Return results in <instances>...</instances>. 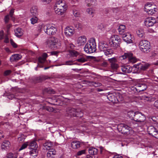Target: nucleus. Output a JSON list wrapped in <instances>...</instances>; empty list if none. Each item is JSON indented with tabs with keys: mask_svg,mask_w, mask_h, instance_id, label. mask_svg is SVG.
I'll return each mask as SVG.
<instances>
[{
	"mask_svg": "<svg viewBox=\"0 0 158 158\" xmlns=\"http://www.w3.org/2000/svg\"><path fill=\"white\" fill-rule=\"evenodd\" d=\"M84 49V51L88 53H91L95 52L97 49L95 38H91L85 45Z\"/></svg>",
	"mask_w": 158,
	"mask_h": 158,
	"instance_id": "obj_1",
	"label": "nucleus"
},
{
	"mask_svg": "<svg viewBox=\"0 0 158 158\" xmlns=\"http://www.w3.org/2000/svg\"><path fill=\"white\" fill-rule=\"evenodd\" d=\"M139 47L140 50L144 52L148 53L150 49V43L147 40H142L139 43Z\"/></svg>",
	"mask_w": 158,
	"mask_h": 158,
	"instance_id": "obj_2",
	"label": "nucleus"
},
{
	"mask_svg": "<svg viewBox=\"0 0 158 158\" xmlns=\"http://www.w3.org/2000/svg\"><path fill=\"white\" fill-rule=\"evenodd\" d=\"M120 38L117 35H112L109 40V44L111 46L117 47L119 46Z\"/></svg>",
	"mask_w": 158,
	"mask_h": 158,
	"instance_id": "obj_3",
	"label": "nucleus"
},
{
	"mask_svg": "<svg viewBox=\"0 0 158 158\" xmlns=\"http://www.w3.org/2000/svg\"><path fill=\"white\" fill-rule=\"evenodd\" d=\"M46 27L45 33L49 35L55 34L57 31L56 28L52 24H47Z\"/></svg>",
	"mask_w": 158,
	"mask_h": 158,
	"instance_id": "obj_4",
	"label": "nucleus"
},
{
	"mask_svg": "<svg viewBox=\"0 0 158 158\" xmlns=\"http://www.w3.org/2000/svg\"><path fill=\"white\" fill-rule=\"evenodd\" d=\"M135 87H132V89L134 91L140 92L145 90L147 88V85L144 83H138L136 84Z\"/></svg>",
	"mask_w": 158,
	"mask_h": 158,
	"instance_id": "obj_5",
	"label": "nucleus"
},
{
	"mask_svg": "<svg viewBox=\"0 0 158 158\" xmlns=\"http://www.w3.org/2000/svg\"><path fill=\"white\" fill-rule=\"evenodd\" d=\"M120 58L124 59L128 58L129 61L132 63H134L136 61V59L133 56V54L130 52L125 53L123 55L120 57Z\"/></svg>",
	"mask_w": 158,
	"mask_h": 158,
	"instance_id": "obj_6",
	"label": "nucleus"
},
{
	"mask_svg": "<svg viewBox=\"0 0 158 158\" xmlns=\"http://www.w3.org/2000/svg\"><path fill=\"white\" fill-rule=\"evenodd\" d=\"M117 129L118 131L122 134L127 133L130 130L129 126L124 124H121L118 125Z\"/></svg>",
	"mask_w": 158,
	"mask_h": 158,
	"instance_id": "obj_7",
	"label": "nucleus"
},
{
	"mask_svg": "<svg viewBox=\"0 0 158 158\" xmlns=\"http://www.w3.org/2000/svg\"><path fill=\"white\" fill-rule=\"evenodd\" d=\"M146 120L145 115L141 113L136 112L134 121L135 122L142 123L144 122Z\"/></svg>",
	"mask_w": 158,
	"mask_h": 158,
	"instance_id": "obj_8",
	"label": "nucleus"
},
{
	"mask_svg": "<svg viewBox=\"0 0 158 158\" xmlns=\"http://www.w3.org/2000/svg\"><path fill=\"white\" fill-rule=\"evenodd\" d=\"M108 61L110 62L111 67L112 69L115 70L119 67L117 60L115 58L108 59Z\"/></svg>",
	"mask_w": 158,
	"mask_h": 158,
	"instance_id": "obj_9",
	"label": "nucleus"
},
{
	"mask_svg": "<svg viewBox=\"0 0 158 158\" xmlns=\"http://www.w3.org/2000/svg\"><path fill=\"white\" fill-rule=\"evenodd\" d=\"M122 37L123 40L127 43L130 44L133 42V38L132 35L129 33H126L123 34Z\"/></svg>",
	"mask_w": 158,
	"mask_h": 158,
	"instance_id": "obj_10",
	"label": "nucleus"
},
{
	"mask_svg": "<svg viewBox=\"0 0 158 158\" xmlns=\"http://www.w3.org/2000/svg\"><path fill=\"white\" fill-rule=\"evenodd\" d=\"M149 134L158 139V131L153 126H150L148 129Z\"/></svg>",
	"mask_w": 158,
	"mask_h": 158,
	"instance_id": "obj_11",
	"label": "nucleus"
},
{
	"mask_svg": "<svg viewBox=\"0 0 158 158\" xmlns=\"http://www.w3.org/2000/svg\"><path fill=\"white\" fill-rule=\"evenodd\" d=\"M156 22V21L154 18L151 17L146 19L144 23L147 27H150L153 26Z\"/></svg>",
	"mask_w": 158,
	"mask_h": 158,
	"instance_id": "obj_12",
	"label": "nucleus"
},
{
	"mask_svg": "<svg viewBox=\"0 0 158 158\" xmlns=\"http://www.w3.org/2000/svg\"><path fill=\"white\" fill-rule=\"evenodd\" d=\"M87 41V38L85 36L83 35L79 37L77 41V43L78 46L84 45Z\"/></svg>",
	"mask_w": 158,
	"mask_h": 158,
	"instance_id": "obj_13",
	"label": "nucleus"
},
{
	"mask_svg": "<svg viewBox=\"0 0 158 158\" xmlns=\"http://www.w3.org/2000/svg\"><path fill=\"white\" fill-rule=\"evenodd\" d=\"M149 65V64L148 63L145 64L139 63L134 65V66L136 69L140 70H145L148 68Z\"/></svg>",
	"mask_w": 158,
	"mask_h": 158,
	"instance_id": "obj_14",
	"label": "nucleus"
},
{
	"mask_svg": "<svg viewBox=\"0 0 158 158\" xmlns=\"http://www.w3.org/2000/svg\"><path fill=\"white\" fill-rule=\"evenodd\" d=\"M64 34L67 37L71 36L74 33V29L72 27H67L64 30Z\"/></svg>",
	"mask_w": 158,
	"mask_h": 158,
	"instance_id": "obj_15",
	"label": "nucleus"
},
{
	"mask_svg": "<svg viewBox=\"0 0 158 158\" xmlns=\"http://www.w3.org/2000/svg\"><path fill=\"white\" fill-rule=\"evenodd\" d=\"M65 5L64 2L60 0L57 1L54 6V7L64 10H65Z\"/></svg>",
	"mask_w": 158,
	"mask_h": 158,
	"instance_id": "obj_16",
	"label": "nucleus"
},
{
	"mask_svg": "<svg viewBox=\"0 0 158 158\" xmlns=\"http://www.w3.org/2000/svg\"><path fill=\"white\" fill-rule=\"evenodd\" d=\"M76 109L74 108L71 107H68L66 110V114L68 116H75L76 115Z\"/></svg>",
	"mask_w": 158,
	"mask_h": 158,
	"instance_id": "obj_17",
	"label": "nucleus"
},
{
	"mask_svg": "<svg viewBox=\"0 0 158 158\" xmlns=\"http://www.w3.org/2000/svg\"><path fill=\"white\" fill-rule=\"evenodd\" d=\"M47 26V24L46 25H44V24L39 25L38 27L37 28L38 33L37 34H35V35L36 36H37L39 35L42 30H44L45 32V31L46 30Z\"/></svg>",
	"mask_w": 158,
	"mask_h": 158,
	"instance_id": "obj_18",
	"label": "nucleus"
},
{
	"mask_svg": "<svg viewBox=\"0 0 158 158\" xmlns=\"http://www.w3.org/2000/svg\"><path fill=\"white\" fill-rule=\"evenodd\" d=\"M122 71L124 73H131L132 70V68L129 65H123L121 66V69Z\"/></svg>",
	"mask_w": 158,
	"mask_h": 158,
	"instance_id": "obj_19",
	"label": "nucleus"
},
{
	"mask_svg": "<svg viewBox=\"0 0 158 158\" xmlns=\"http://www.w3.org/2000/svg\"><path fill=\"white\" fill-rule=\"evenodd\" d=\"M108 48V45L103 42H100L98 44V48L100 51L104 52Z\"/></svg>",
	"mask_w": 158,
	"mask_h": 158,
	"instance_id": "obj_20",
	"label": "nucleus"
},
{
	"mask_svg": "<svg viewBox=\"0 0 158 158\" xmlns=\"http://www.w3.org/2000/svg\"><path fill=\"white\" fill-rule=\"evenodd\" d=\"M57 39H55L54 38H52L48 41V44L52 47H57Z\"/></svg>",
	"mask_w": 158,
	"mask_h": 158,
	"instance_id": "obj_21",
	"label": "nucleus"
},
{
	"mask_svg": "<svg viewBox=\"0 0 158 158\" xmlns=\"http://www.w3.org/2000/svg\"><path fill=\"white\" fill-rule=\"evenodd\" d=\"M76 60L78 62L84 63L87 61V58L85 55L79 54Z\"/></svg>",
	"mask_w": 158,
	"mask_h": 158,
	"instance_id": "obj_22",
	"label": "nucleus"
},
{
	"mask_svg": "<svg viewBox=\"0 0 158 158\" xmlns=\"http://www.w3.org/2000/svg\"><path fill=\"white\" fill-rule=\"evenodd\" d=\"M56 154V151L54 149L52 148L48 150L47 154V156L48 158H52L53 156Z\"/></svg>",
	"mask_w": 158,
	"mask_h": 158,
	"instance_id": "obj_23",
	"label": "nucleus"
},
{
	"mask_svg": "<svg viewBox=\"0 0 158 158\" xmlns=\"http://www.w3.org/2000/svg\"><path fill=\"white\" fill-rule=\"evenodd\" d=\"M156 6L153 4H152L151 3H147L145 5L144 7V10L145 11H149L150 9H155L156 8Z\"/></svg>",
	"mask_w": 158,
	"mask_h": 158,
	"instance_id": "obj_24",
	"label": "nucleus"
},
{
	"mask_svg": "<svg viewBox=\"0 0 158 158\" xmlns=\"http://www.w3.org/2000/svg\"><path fill=\"white\" fill-rule=\"evenodd\" d=\"M15 35L18 37H20L23 34V30L19 28H18L15 30Z\"/></svg>",
	"mask_w": 158,
	"mask_h": 158,
	"instance_id": "obj_25",
	"label": "nucleus"
},
{
	"mask_svg": "<svg viewBox=\"0 0 158 158\" xmlns=\"http://www.w3.org/2000/svg\"><path fill=\"white\" fill-rule=\"evenodd\" d=\"M52 145V143L50 142H46L43 145V148L44 150H50L51 149Z\"/></svg>",
	"mask_w": 158,
	"mask_h": 158,
	"instance_id": "obj_26",
	"label": "nucleus"
},
{
	"mask_svg": "<svg viewBox=\"0 0 158 158\" xmlns=\"http://www.w3.org/2000/svg\"><path fill=\"white\" fill-rule=\"evenodd\" d=\"M28 142L29 148L34 149V148H38V145L35 140H33Z\"/></svg>",
	"mask_w": 158,
	"mask_h": 158,
	"instance_id": "obj_27",
	"label": "nucleus"
},
{
	"mask_svg": "<svg viewBox=\"0 0 158 158\" xmlns=\"http://www.w3.org/2000/svg\"><path fill=\"white\" fill-rule=\"evenodd\" d=\"M22 56L19 54H15L12 55L10 57L11 61H16L21 58Z\"/></svg>",
	"mask_w": 158,
	"mask_h": 158,
	"instance_id": "obj_28",
	"label": "nucleus"
},
{
	"mask_svg": "<svg viewBox=\"0 0 158 158\" xmlns=\"http://www.w3.org/2000/svg\"><path fill=\"white\" fill-rule=\"evenodd\" d=\"M88 151L89 154L92 155H96L98 152V150L97 148L93 147H90L88 149Z\"/></svg>",
	"mask_w": 158,
	"mask_h": 158,
	"instance_id": "obj_29",
	"label": "nucleus"
},
{
	"mask_svg": "<svg viewBox=\"0 0 158 158\" xmlns=\"http://www.w3.org/2000/svg\"><path fill=\"white\" fill-rule=\"evenodd\" d=\"M10 142L7 140L4 141L1 145V148L2 149L6 150L10 147Z\"/></svg>",
	"mask_w": 158,
	"mask_h": 158,
	"instance_id": "obj_30",
	"label": "nucleus"
},
{
	"mask_svg": "<svg viewBox=\"0 0 158 158\" xmlns=\"http://www.w3.org/2000/svg\"><path fill=\"white\" fill-rule=\"evenodd\" d=\"M80 143L78 141H73L71 143L72 147L73 149H77L80 147Z\"/></svg>",
	"mask_w": 158,
	"mask_h": 158,
	"instance_id": "obj_31",
	"label": "nucleus"
},
{
	"mask_svg": "<svg viewBox=\"0 0 158 158\" xmlns=\"http://www.w3.org/2000/svg\"><path fill=\"white\" fill-rule=\"evenodd\" d=\"M74 26L75 28L78 31L82 30L84 27V25L82 23L79 22L74 23Z\"/></svg>",
	"mask_w": 158,
	"mask_h": 158,
	"instance_id": "obj_32",
	"label": "nucleus"
},
{
	"mask_svg": "<svg viewBox=\"0 0 158 158\" xmlns=\"http://www.w3.org/2000/svg\"><path fill=\"white\" fill-rule=\"evenodd\" d=\"M105 55L108 57H110L113 54L114 51L111 49L108 48L103 52Z\"/></svg>",
	"mask_w": 158,
	"mask_h": 158,
	"instance_id": "obj_33",
	"label": "nucleus"
},
{
	"mask_svg": "<svg viewBox=\"0 0 158 158\" xmlns=\"http://www.w3.org/2000/svg\"><path fill=\"white\" fill-rule=\"evenodd\" d=\"M54 10L56 14L60 15H63L65 11V10L62 9H61L55 7H54Z\"/></svg>",
	"mask_w": 158,
	"mask_h": 158,
	"instance_id": "obj_34",
	"label": "nucleus"
},
{
	"mask_svg": "<svg viewBox=\"0 0 158 158\" xmlns=\"http://www.w3.org/2000/svg\"><path fill=\"white\" fill-rule=\"evenodd\" d=\"M47 57V53H44L43 54L42 56L40 57L39 58L38 61H39L40 63H44L46 60V59Z\"/></svg>",
	"mask_w": 158,
	"mask_h": 158,
	"instance_id": "obj_35",
	"label": "nucleus"
},
{
	"mask_svg": "<svg viewBox=\"0 0 158 158\" xmlns=\"http://www.w3.org/2000/svg\"><path fill=\"white\" fill-rule=\"evenodd\" d=\"M126 30V28L125 25H121L119 26L118 31L120 34L123 35V33L125 32Z\"/></svg>",
	"mask_w": 158,
	"mask_h": 158,
	"instance_id": "obj_36",
	"label": "nucleus"
},
{
	"mask_svg": "<svg viewBox=\"0 0 158 158\" xmlns=\"http://www.w3.org/2000/svg\"><path fill=\"white\" fill-rule=\"evenodd\" d=\"M38 9L37 6H34L31 7L30 10L31 14L33 16L36 15L38 13Z\"/></svg>",
	"mask_w": 158,
	"mask_h": 158,
	"instance_id": "obj_37",
	"label": "nucleus"
},
{
	"mask_svg": "<svg viewBox=\"0 0 158 158\" xmlns=\"http://www.w3.org/2000/svg\"><path fill=\"white\" fill-rule=\"evenodd\" d=\"M135 114L136 112H134L133 111H131L128 112L127 115L128 117L131 119L134 120Z\"/></svg>",
	"mask_w": 158,
	"mask_h": 158,
	"instance_id": "obj_38",
	"label": "nucleus"
},
{
	"mask_svg": "<svg viewBox=\"0 0 158 158\" xmlns=\"http://www.w3.org/2000/svg\"><path fill=\"white\" fill-rule=\"evenodd\" d=\"M107 98L110 101L112 102H114L115 101L116 98L112 94H109L107 96Z\"/></svg>",
	"mask_w": 158,
	"mask_h": 158,
	"instance_id": "obj_39",
	"label": "nucleus"
},
{
	"mask_svg": "<svg viewBox=\"0 0 158 158\" xmlns=\"http://www.w3.org/2000/svg\"><path fill=\"white\" fill-rule=\"evenodd\" d=\"M137 34L140 38H142L144 35V32L143 29L139 28L137 31Z\"/></svg>",
	"mask_w": 158,
	"mask_h": 158,
	"instance_id": "obj_40",
	"label": "nucleus"
},
{
	"mask_svg": "<svg viewBox=\"0 0 158 158\" xmlns=\"http://www.w3.org/2000/svg\"><path fill=\"white\" fill-rule=\"evenodd\" d=\"M17 155L15 153H10L7 154L6 156V158H17Z\"/></svg>",
	"mask_w": 158,
	"mask_h": 158,
	"instance_id": "obj_41",
	"label": "nucleus"
},
{
	"mask_svg": "<svg viewBox=\"0 0 158 158\" xmlns=\"http://www.w3.org/2000/svg\"><path fill=\"white\" fill-rule=\"evenodd\" d=\"M31 150L29 152V154L30 155L32 156H35L36 155V150L37 148H29Z\"/></svg>",
	"mask_w": 158,
	"mask_h": 158,
	"instance_id": "obj_42",
	"label": "nucleus"
},
{
	"mask_svg": "<svg viewBox=\"0 0 158 158\" xmlns=\"http://www.w3.org/2000/svg\"><path fill=\"white\" fill-rule=\"evenodd\" d=\"M75 114V116L81 117L83 116L82 111L79 109H76Z\"/></svg>",
	"mask_w": 158,
	"mask_h": 158,
	"instance_id": "obj_43",
	"label": "nucleus"
},
{
	"mask_svg": "<svg viewBox=\"0 0 158 158\" xmlns=\"http://www.w3.org/2000/svg\"><path fill=\"white\" fill-rule=\"evenodd\" d=\"M43 109L49 112H52L54 111V108L51 107L47 106H44L42 107Z\"/></svg>",
	"mask_w": 158,
	"mask_h": 158,
	"instance_id": "obj_44",
	"label": "nucleus"
},
{
	"mask_svg": "<svg viewBox=\"0 0 158 158\" xmlns=\"http://www.w3.org/2000/svg\"><path fill=\"white\" fill-rule=\"evenodd\" d=\"M73 14L75 17H79L80 16V12L79 10L74 9L73 11Z\"/></svg>",
	"mask_w": 158,
	"mask_h": 158,
	"instance_id": "obj_45",
	"label": "nucleus"
},
{
	"mask_svg": "<svg viewBox=\"0 0 158 158\" xmlns=\"http://www.w3.org/2000/svg\"><path fill=\"white\" fill-rule=\"evenodd\" d=\"M85 2L88 6H90L95 3L94 0H85Z\"/></svg>",
	"mask_w": 158,
	"mask_h": 158,
	"instance_id": "obj_46",
	"label": "nucleus"
},
{
	"mask_svg": "<svg viewBox=\"0 0 158 158\" xmlns=\"http://www.w3.org/2000/svg\"><path fill=\"white\" fill-rule=\"evenodd\" d=\"M70 53L72 56H77L79 55V53L77 51L74 50H71Z\"/></svg>",
	"mask_w": 158,
	"mask_h": 158,
	"instance_id": "obj_47",
	"label": "nucleus"
},
{
	"mask_svg": "<svg viewBox=\"0 0 158 158\" xmlns=\"http://www.w3.org/2000/svg\"><path fill=\"white\" fill-rule=\"evenodd\" d=\"M157 9L156 8H155V9H150L149 11H146L148 14L151 15L154 14L157 11Z\"/></svg>",
	"mask_w": 158,
	"mask_h": 158,
	"instance_id": "obj_48",
	"label": "nucleus"
},
{
	"mask_svg": "<svg viewBox=\"0 0 158 158\" xmlns=\"http://www.w3.org/2000/svg\"><path fill=\"white\" fill-rule=\"evenodd\" d=\"M38 20V18L36 17H34L31 18L30 19L31 23L32 24H34L37 23Z\"/></svg>",
	"mask_w": 158,
	"mask_h": 158,
	"instance_id": "obj_49",
	"label": "nucleus"
},
{
	"mask_svg": "<svg viewBox=\"0 0 158 158\" xmlns=\"http://www.w3.org/2000/svg\"><path fill=\"white\" fill-rule=\"evenodd\" d=\"M27 146H28V142H26L23 144L22 146L19 149V151H20L22 150H23L25 149L27 147Z\"/></svg>",
	"mask_w": 158,
	"mask_h": 158,
	"instance_id": "obj_50",
	"label": "nucleus"
},
{
	"mask_svg": "<svg viewBox=\"0 0 158 158\" xmlns=\"http://www.w3.org/2000/svg\"><path fill=\"white\" fill-rule=\"evenodd\" d=\"M25 139V136L23 135H21L18 137V141L19 142H23Z\"/></svg>",
	"mask_w": 158,
	"mask_h": 158,
	"instance_id": "obj_51",
	"label": "nucleus"
},
{
	"mask_svg": "<svg viewBox=\"0 0 158 158\" xmlns=\"http://www.w3.org/2000/svg\"><path fill=\"white\" fill-rule=\"evenodd\" d=\"M135 125L136 124H135L133 122H131L129 123H128L127 125L129 126L130 129L131 130V129H133L135 127Z\"/></svg>",
	"mask_w": 158,
	"mask_h": 158,
	"instance_id": "obj_52",
	"label": "nucleus"
},
{
	"mask_svg": "<svg viewBox=\"0 0 158 158\" xmlns=\"http://www.w3.org/2000/svg\"><path fill=\"white\" fill-rule=\"evenodd\" d=\"M85 150H81L77 152L76 154L77 156H80L83 154H85Z\"/></svg>",
	"mask_w": 158,
	"mask_h": 158,
	"instance_id": "obj_53",
	"label": "nucleus"
},
{
	"mask_svg": "<svg viewBox=\"0 0 158 158\" xmlns=\"http://www.w3.org/2000/svg\"><path fill=\"white\" fill-rule=\"evenodd\" d=\"M87 12L90 15H92L94 12V10L91 8H89L87 9Z\"/></svg>",
	"mask_w": 158,
	"mask_h": 158,
	"instance_id": "obj_54",
	"label": "nucleus"
},
{
	"mask_svg": "<svg viewBox=\"0 0 158 158\" xmlns=\"http://www.w3.org/2000/svg\"><path fill=\"white\" fill-rule=\"evenodd\" d=\"M73 64V62L72 60H69L64 62L63 65H70Z\"/></svg>",
	"mask_w": 158,
	"mask_h": 158,
	"instance_id": "obj_55",
	"label": "nucleus"
},
{
	"mask_svg": "<svg viewBox=\"0 0 158 158\" xmlns=\"http://www.w3.org/2000/svg\"><path fill=\"white\" fill-rule=\"evenodd\" d=\"M10 42L11 45L13 48H15L17 47V44L12 39L10 40Z\"/></svg>",
	"mask_w": 158,
	"mask_h": 158,
	"instance_id": "obj_56",
	"label": "nucleus"
},
{
	"mask_svg": "<svg viewBox=\"0 0 158 158\" xmlns=\"http://www.w3.org/2000/svg\"><path fill=\"white\" fill-rule=\"evenodd\" d=\"M111 10L114 13H116L119 11V9L118 8H111Z\"/></svg>",
	"mask_w": 158,
	"mask_h": 158,
	"instance_id": "obj_57",
	"label": "nucleus"
},
{
	"mask_svg": "<svg viewBox=\"0 0 158 158\" xmlns=\"http://www.w3.org/2000/svg\"><path fill=\"white\" fill-rule=\"evenodd\" d=\"M11 73V71L10 70H8L5 71L4 73V76H7L10 75Z\"/></svg>",
	"mask_w": 158,
	"mask_h": 158,
	"instance_id": "obj_58",
	"label": "nucleus"
},
{
	"mask_svg": "<svg viewBox=\"0 0 158 158\" xmlns=\"http://www.w3.org/2000/svg\"><path fill=\"white\" fill-rule=\"evenodd\" d=\"M45 91L48 92V93H51L52 94H54V91L52 89H51L49 88L46 89L45 90Z\"/></svg>",
	"mask_w": 158,
	"mask_h": 158,
	"instance_id": "obj_59",
	"label": "nucleus"
},
{
	"mask_svg": "<svg viewBox=\"0 0 158 158\" xmlns=\"http://www.w3.org/2000/svg\"><path fill=\"white\" fill-rule=\"evenodd\" d=\"M92 83L95 87L100 86L102 85L101 83L99 82H92Z\"/></svg>",
	"mask_w": 158,
	"mask_h": 158,
	"instance_id": "obj_60",
	"label": "nucleus"
},
{
	"mask_svg": "<svg viewBox=\"0 0 158 158\" xmlns=\"http://www.w3.org/2000/svg\"><path fill=\"white\" fill-rule=\"evenodd\" d=\"M9 20V15H6L4 18V21L6 23H7L8 22Z\"/></svg>",
	"mask_w": 158,
	"mask_h": 158,
	"instance_id": "obj_61",
	"label": "nucleus"
},
{
	"mask_svg": "<svg viewBox=\"0 0 158 158\" xmlns=\"http://www.w3.org/2000/svg\"><path fill=\"white\" fill-rule=\"evenodd\" d=\"M4 32L3 31H0V40L3 39V37Z\"/></svg>",
	"mask_w": 158,
	"mask_h": 158,
	"instance_id": "obj_62",
	"label": "nucleus"
},
{
	"mask_svg": "<svg viewBox=\"0 0 158 158\" xmlns=\"http://www.w3.org/2000/svg\"><path fill=\"white\" fill-rule=\"evenodd\" d=\"M154 106L158 109V100L156 101L154 103Z\"/></svg>",
	"mask_w": 158,
	"mask_h": 158,
	"instance_id": "obj_63",
	"label": "nucleus"
},
{
	"mask_svg": "<svg viewBox=\"0 0 158 158\" xmlns=\"http://www.w3.org/2000/svg\"><path fill=\"white\" fill-rule=\"evenodd\" d=\"M113 158H123V157L118 155H115L113 157Z\"/></svg>",
	"mask_w": 158,
	"mask_h": 158,
	"instance_id": "obj_64",
	"label": "nucleus"
}]
</instances>
